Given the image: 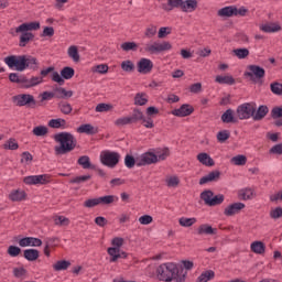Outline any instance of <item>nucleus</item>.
Listing matches in <instances>:
<instances>
[{"instance_id": "69168bd1", "label": "nucleus", "mask_w": 282, "mask_h": 282, "mask_svg": "<svg viewBox=\"0 0 282 282\" xmlns=\"http://www.w3.org/2000/svg\"><path fill=\"white\" fill-rule=\"evenodd\" d=\"M54 221L55 226H69V218L65 216H57Z\"/></svg>"}, {"instance_id": "7c9ffc66", "label": "nucleus", "mask_w": 282, "mask_h": 282, "mask_svg": "<svg viewBox=\"0 0 282 282\" xmlns=\"http://www.w3.org/2000/svg\"><path fill=\"white\" fill-rule=\"evenodd\" d=\"M237 12V7L236 6H229V7H225L221 8L220 10H218L217 14L218 17H235V13Z\"/></svg>"}, {"instance_id": "1a4fd4ad", "label": "nucleus", "mask_w": 282, "mask_h": 282, "mask_svg": "<svg viewBox=\"0 0 282 282\" xmlns=\"http://www.w3.org/2000/svg\"><path fill=\"white\" fill-rule=\"evenodd\" d=\"M23 182L28 186H36V184H40L43 186L52 182V176H50V174L31 175V176H25L23 178Z\"/></svg>"}, {"instance_id": "f8f14e48", "label": "nucleus", "mask_w": 282, "mask_h": 282, "mask_svg": "<svg viewBox=\"0 0 282 282\" xmlns=\"http://www.w3.org/2000/svg\"><path fill=\"white\" fill-rule=\"evenodd\" d=\"M137 68L139 74H151V72H153V62L149 58L142 57L138 62Z\"/></svg>"}, {"instance_id": "5701e85b", "label": "nucleus", "mask_w": 282, "mask_h": 282, "mask_svg": "<svg viewBox=\"0 0 282 282\" xmlns=\"http://www.w3.org/2000/svg\"><path fill=\"white\" fill-rule=\"evenodd\" d=\"M196 235H217V228H213L208 224H203L196 229Z\"/></svg>"}, {"instance_id": "4d7b16f0", "label": "nucleus", "mask_w": 282, "mask_h": 282, "mask_svg": "<svg viewBox=\"0 0 282 282\" xmlns=\"http://www.w3.org/2000/svg\"><path fill=\"white\" fill-rule=\"evenodd\" d=\"M234 54L237 58L243 59L250 56V51L248 48H236L234 50Z\"/></svg>"}, {"instance_id": "052dcab7", "label": "nucleus", "mask_w": 282, "mask_h": 282, "mask_svg": "<svg viewBox=\"0 0 282 282\" xmlns=\"http://www.w3.org/2000/svg\"><path fill=\"white\" fill-rule=\"evenodd\" d=\"M165 182L169 188H177L180 186V178L177 176H170Z\"/></svg>"}, {"instance_id": "79ce46f5", "label": "nucleus", "mask_w": 282, "mask_h": 282, "mask_svg": "<svg viewBox=\"0 0 282 282\" xmlns=\"http://www.w3.org/2000/svg\"><path fill=\"white\" fill-rule=\"evenodd\" d=\"M215 279V271L213 270H207L204 271L197 279V282H208L213 281Z\"/></svg>"}, {"instance_id": "2f4dec72", "label": "nucleus", "mask_w": 282, "mask_h": 282, "mask_svg": "<svg viewBox=\"0 0 282 282\" xmlns=\"http://www.w3.org/2000/svg\"><path fill=\"white\" fill-rule=\"evenodd\" d=\"M23 257L26 261H36L40 257V252L37 249H25L23 251Z\"/></svg>"}, {"instance_id": "f257e3e1", "label": "nucleus", "mask_w": 282, "mask_h": 282, "mask_svg": "<svg viewBox=\"0 0 282 282\" xmlns=\"http://www.w3.org/2000/svg\"><path fill=\"white\" fill-rule=\"evenodd\" d=\"M186 274L184 268L173 262L160 264L156 269V278L164 282H186Z\"/></svg>"}, {"instance_id": "4468645a", "label": "nucleus", "mask_w": 282, "mask_h": 282, "mask_svg": "<svg viewBox=\"0 0 282 282\" xmlns=\"http://www.w3.org/2000/svg\"><path fill=\"white\" fill-rule=\"evenodd\" d=\"M19 246L21 248H28V246H32L33 248H40V246H43V240L35 237H25L20 239Z\"/></svg>"}, {"instance_id": "09e8293b", "label": "nucleus", "mask_w": 282, "mask_h": 282, "mask_svg": "<svg viewBox=\"0 0 282 282\" xmlns=\"http://www.w3.org/2000/svg\"><path fill=\"white\" fill-rule=\"evenodd\" d=\"M24 82V87H26V89H30V87H36V85H41V83H43V77H32L31 79H28L25 77Z\"/></svg>"}, {"instance_id": "0eeeda50", "label": "nucleus", "mask_w": 282, "mask_h": 282, "mask_svg": "<svg viewBox=\"0 0 282 282\" xmlns=\"http://www.w3.org/2000/svg\"><path fill=\"white\" fill-rule=\"evenodd\" d=\"M248 72H245L246 78H250L252 83H257L265 78V69L259 65H249Z\"/></svg>"}, {"instance_id": "4be33fe9", "label": "nucleus", "mask_w": 282, "mask_h": 282, "mask_svg": "<svg viewBox=\"0 0 282 282\" xmlns=\"http://www.w3.org/2000/svg\"><path fill=\"white\" fill-rule=\"evenodd\" d=\"M55 91V98L57 99H63V100H67L68 98H72V96H74V91L72 90H67L63 87H57L54 89Z\"/></svg>"}, {"instance_id": "e2e57ef3", "label": "nucleus", "mask_w": 282, "mask_h": 282, "mask_svg": "<svg viewBox=\"0 0 282 282\" xmlns=\"http://www.w3.org/2000/svg\"><path fill=\"white\" fill-rule=\"evenodd\" d=\"M158 34V26L155 25H150L145 29L144 36L147 39H153Z\"/></svg>"}, {"instance_id": "9d476101", "label": "nucleus", "mask_w": 282, "mask_h": 282, "mask_svg": "<svg viewBox=\"0 0 282 282\" xmlns=\"http://www.w3.org/2000/svg\"><path fill=\"white\" fill-rule=\"evenodd\" d=\"M151 164H158V154L153 152H145L137 158V166H149Z\"/></svg>"}, {"instance_id": "de8ad7c7", "label": "nucleus", "mask_w": 282, "mask_h": 282, "mask_svg": "<svg viewBox=\"0 0 282 282\" xmlns=\"http://www.w3.org/2000/svg\"><path fill=\"white\" fill-rule=\"evenodd\" d=\"M178 224L183 228H191V226H194V224H197V218L181 217L178 219Z\"/></svg>"}, {"instance_id": "cd10ccee", "label": "nucleus", "mask_w": 282, "mask_h": 282, "mask_svg": "<svg viewBox=\"0 0 282 282\" xmlns=\"http://www.w3.org/2000/svg\"><path fill=\"white\" fill-rule=\"evenodd\" d=\"M128 118L130 120V124H138V122H142V120H144V113L140 109H134Z\"/></svg>"}, {"instance_id": "6e6d98bb", "label": "nucleus", "mask_w": 282, "mask_h": 282, "mask_svg": "<svg viewBox=\"0 0 282 282\" xmlns=\"http://www.w3.org/2000/svg\"><path fill=\"white\" fill-rule=\"evenodd\" d=\"M124 164L127 169H133V166H138V159L133 158L131 154H127L124 158Z\"/></svg>"}, {"instance_id": "2eb2a0df", "label": "nucleus", "mask_w": 282, "mask_h": 282, "mask_svg": "<svg viewBox=\"0 0 282 282\" xmlns=\"http://www.w3.org/2000/svg\"><path fill=\"white\" fill-rule=\"evenodd\" d=\"M219 177H221V172L217 170L212 171L199 180V184L204 186V184H208V182H219Z\"/></svg>"}, {"instance_id": "c85d7f7f", "label": "nucleus", "mask_w": 282, "mask_h": 282, "mask_svg": "<svg viewBox=\"0 0 282 282\" xmlns=\"http://www.w3.org/2000/svg\"><path fill=\"white\" fill-rule=\"evenodd\" d=\"M30 41H34V34L28 31L21 32L19 42L20 47H25Z\"/></svg>"}, {"instance_id": "423d86ee", "label": "nucleus", "mask_w": 282, "mask_h": 282, "mask_svg": "<svg viewBox=\"0 0 282 282\" xmlns=\"http://www.w3.org/2000/svg\"><path fill=\"white\" fill-rule=\"evenodd\" d=\"M169 50H173V45L170 42H153L152 44H145L143 52L147 54H162V52H169Z\"/></svg>"}, {"instance_id": "20e7f679", "label": "nucleus", "mask_w": 282, "mask_h": 282, "mask_svg": "<svg viewBox=\"0 0 282 282\" xmlns=\"http://www.w3.org/2000/svg\"><path fill=\"white\" fill-rule=\"evenodd\" d=\"M256 111L257 106L254 104L245 102L237 107L236 116L238 120H250V118H253Z\"/></svg>"}, {"instance_id": "a18cd8bd", "label": "nucleus", "mask_w": 282, "mask_h": 282, "mask_svg": "<svg viewBox=\"0 0 282 282\" xmlns=\"http://www.w3.org/2000/svg\"><path fill=\"white\" fill-rule=\"evenodd\" d=\"M231 164H235V166H246V162H248V158L243 154H238L230 160Z\"/></svg>"}, {"instance_id": "412c9836", "label": "nucleus", "mask_w": 282, "mask_h": 282, "mask_svg": "<svg viewBox=\"0 0 282 282\" xmlns=\"http://www.w3.org/2000/svg\"><path fill=\"white\" fill-rule=\"evenodd\" d=\"M77 133H86V135H96L98 128L91 126V123H85L77 128Z\"/></svg>"}, {"instance_id": "3c124183", "label": "nucleus", "mask_w": 282, "mask_h": 282, "mask_svg": "<svg viewBox=\"0 0 282 282\" xmlns=\"http://www.w3.org/2000/svg\"><path fill=\"white\" fill-rule=\"evenodd\" d=\"M3 149L7 151H17L19 149V142H17V139H9L4 144Z\"/></svg>"}, {"instance_id": "473e14b6", "label": "nucleus", "mask_w": 282, "mask_h": 282, "mask_svg": "<svg viewBox=\"0 0 282 282\" xmlns=\"http://www.w3.org/2000/svg\"><path fill=\"white\" fill-rule=\"evenodd\" d=\"M99 202V206H109V204H113V202H118V197L113 195H106L97 197Z\"/></svg>"}, {"instance_id": "4c0bfd02", "label": "nucleus", "mask_w": 282, "mask_h": 282, "mask_svg": "<svg viewBox=\"0 0 282 282\" xmlns=\"http://www.w3.org/2000/svg\"><path fill=\"white\" fill-rule=\"evenodd\" d=\"M149 102V98L147 97V93H138L134 96V105L138 107H144Z\"/></svg>"}, {"instance_id": "ddd939ff", "label": "nucleus", "mask_w": 282, "mask_h": 282, "mask_svg": "<svg viewBox=\"0 0 282 282\" xmlns=\"http://www.w3.org/2000/svg\"><path fill=\"white\" fill-rule=\"evenodd\" d=\"M195 111V108L188 104H183L180 108L172 110V116H176V118H186V116H191Z\"/></svg>"}, {"instance_id": "bb28decb", "label": "nucleus", "mask_w": 282, "mask_h": 282, "mask_svg": "<svg viewBox=\"0 0 282 282\" xmlns=\"http://www.w3.org/2000/svg\"><path fill=\"white\" fill-rule=\"evenodd\" d=\"M77 164H79V166H82V169L85 170H96V165L91 164V160L89 159L88 155H83L77 160Z\"/></svg>"}, {"instance_id": "a19ab883", "label": "nucleus", "mask_w": 282, "mask_h": 282, "mask_svg": "<svg viewBox=\"0 0 282 282\" xmlns=\"http://www.w3.org/2000/svg\"><path fill=\"white\" fill-rule=\"evenodd\" d=\"M57 107L61 113H64V116H69V113H72L73 111L72 105L67 101H59L57 104Z\"/></svg>"}, {"instance_id": "338daca9", "label": "nucleus", "mask_w": 282, "mask_h": 282, "mask_svg": "<svg viewBox=\"0 0 282 282\" xmlns=\"http://www.w3.org/2000/svg\"><path fill=\"white\" fill-rule=\"evenodd\" d=\"M270 155H282V143H278L275 145H273L270 150H269Z\"/></svg>"}, {"instance_id": "774afa93", "label": "nucleus", "mask_w": 282, "mask_h": 282, "mask_svg": "<svg viewBox=\"0 0 282 282\" xmlns=\"http://www.w3.org/2000/svg\"><path fill=\"white\" fill-rule=\"evenodd\" d=\"M271 219H281L282 217V207H276L270 212Z\"/></svg>"}, {"instance_id": "c03bdc74", "label": "nucleus", "mask_w": 282, "mask_h": 282, "mask_svg": "<svg viewBox=\"0 0 282 282\" xmlns=\"http://www.w3.org/2000/svg\"><path fill=\"white\" fill-rule=\"evenodd\" d=\"M107 252L111 257L110 263H116V261H118V259H120V249H118L116 247H109L107 249Z\"/></svg>"}, {"instance_id": "c756f323", "label": "nucleus", "mask_w": 282, "mask_h": 282, "mask_svg": "<svg viewBox=\"0 0 282 282\" xmlns=\"http://www.w3.org/2000/svg\"><path fill=\"white\" fill-rule=\"evenodd\" d=\"M238 197L243 202H248V199H252V197H254V189L250 187L242 188L238 192Z\"/></svg>"}, {"instance_id": "bf43d9fd", "label": "nucleus", "mask_w": 282, "mask_h": 282, "mask_svg": "<svg viewBox=\"0 0 282 282\" xmlns=\"http://www.w3.org/2000/svg\"><path fill=\"white\" fill-rule=\"evenodd\" d=\"M225 199L226 196H224V194L213 195L210 206H220V204H224Z\"/></svg>"}, {"instance_id": "864d4df0", "label": "nucleus", "mask_w": 282, "mask_h": 282, "mask_svg": "<svg viewBox=\"0 0 282 282\" xmlns=\"http://www.w3.org/2000/svg\"><path fill=\"white\" fill-rule=\"evenodd\" d=\"M91 180V175H83V176H75L70 178L69 184H85V182H89Z\"/></svg>"}, {"instance_id": "603ef678", "label": "nucleus", "mask_w": 282, "mask_h": 282, "mask_svg": "<svg viewBox=\"0 0 282 282\" xmlns=\"http://www.w3.org/2000/svg\"><path fill=\"white\" fill-rule=\"evenodd\" d=\"M121 69L123 72H128V74H131L132 72H135V64H133V62L131 61H123L121 63Z\"/></svg>"}, {"instance_id": "680f3d73", "label": "nucleus", "mask_w": 282, "mask_h": 282, "mask_svg": "<svg viewBox=\"0 0 282 282\" xmlns=\"http://www.w3.org/2000/svg\"><path fill=\"white\" fill-rule=\"evenodd\" d=\"M9 80L11 83H17L18 85H21V84H25V77H19V74L17 73H11L9 75Z\"/></svg>"}, {"instance_id": "58836bf2", "label": "nucleus", "mask_w": 282, "mask_h": 282, "mask_svg": "<svg viewBox=\"0 0 282 282\" xmlns=\"http://www.w3.org/2000/svg\"><path fill=\"white\" fill-rule=\"evenodd\" d=\"M76 74V70H74L73 67L69 66H65L62 70H61V76L64 80H72V78H74V75Z\"/></svg>"}, {"instance_id": "6ab92c4d", "label": "nucleus", "mask_w": 282, "mask_h": 282, "mask_svg": "<svg viewBox=\"0 0 282 282\" xmlns=\"http://www.w3.org/2000/svg\"><path fill=\"white\" fill-rule=\"evenodd\" d=\"M28 198V193L23 189H12L9 194V199L11 202H24Z\"/></svg>"}, {"instance_id": "0e129e2a", "label": "nucleus", "mask_w": 282, "mask_h": 282, "mask_svg": "<svg viewBox=\"0 0 282 282\" xmlns=\"http://www.w3.org/2000/svg\"><path fill=\"white\" fill-rule=\"evenodd\" d=\"M230 138V132L228 130H223L217 133V140L220 143L226 142Z\"/></svg>"}, {"instance_id": "f3484780", "label": "nucleus", "mask_w": 282, "mask_h": 282, "mask_svg": "<svg viewBox=\"0 0 282 282\" xmlns=\"http://www.w3.org/2000/svg\"><path fill=\"white\" fill-rule=\"evenodd\" d=\"M41 23L39 22H29V23H22L18 28H15V32H32V30H40Z\"/></svg>"}, {"instance_id": "dca6fc26", "label": "nucleus", "mask_w": 282, "mask_h": 282, "mask_svg": "<svg viewBox=\"0 0 282 282\" xmlns=\"http://www.w3.org/2000/svg\"><path fill=\"white\" fill-rule=\"evenodd\" d=\"M220 119L225 124H237V122H239V120L235 117V110L230 108L221 115Z\"/></svg>"}, {"instance_id": "5fc2aeb1", "label": "nucleus", "mask_w": 282, "mask_h": 282, "mask_svg": "<svg viewBox=\"0 0 282 282\" xmlns=\"http://www.w3.org/2000/svg\"><path fill=\"white\" fill-rule=\"evenodd\" d=\"M121 50H123V52H137L138 44L135 42H124L121 44Z\"/></svg>"}, {"instance_id": "6e6552de", "label": "nucleus", "mask_w": 282, "mask_h": 282, "mask_svg": "<svg viewBox=\"0 0 282 282\" xmlns=\"http://www.w3.org/2000/svg\"><path fill=\"white\" fill-rule=\"evenodd\" d=\"M12 101L17 107H36V99L30 94H21L12 97Z\"/></svg>"}, {"instance_id": "8fccbe9b", "label": "nucleus", "mask_w": 282, "mask_h": 282, "mask_svg": "<svg viewBox=\"0 0 282 282\" xmlns=\"http://www.w3.org/2000/svg\"><path fill=\"white\" fill-rule=\"evenodd\" d=\"M48 129L45 126H37L33 128L32 133L37 138H43V135H47Z\"/></svg>"}, {"instance_id": "37998d69", "label": "nucleus", "mask_w": 282, "mask_h": 282, "mask_svg": "<svg viewBox=\"0 0 282 282\" xmlns=\"http://www.w3.org/2000/svg\"><path fill=\"white\" fill-rule=\"evenodd\" d=\"M251 250L256 254H263L265 252V245L261 241H254L251 243Z\"/></svg>"}, {"instance_id": "9b49d317", "label": "nucleus", "mask_w": 282, "mask_h": 282, "mask_svg": "<svg viewBox=\"0 0 282 282\" xmlns=\"http://www.w3.org/2000/svg\"><path fill=\"white\" fill-rule=\"evenodd\" d=\"M243 208H246V204L232 203L224 209V215L225 217H235V215H239Z\"/></svg>"}, {"instance_id": "a878e982", "label": "nucleus", "mask_w": 282, "mask_h": 282, "mask_svg": "<svg viewBox=\"0 0 282 282\" xmlns=\"http://www.w3.org/2000/svg\"><path fill=\"white\" fill-rule=\"evenodd\" d=\"M197 160L200 164H204V166H215V160H213V158H210L206 152L199 153L197 155Z\"/></svg>"}, {"instance_id": "72a5a7b5", "label": "nucleus", "mask_w": 282, "mask_h": 282, "mask_svg": "<svg viewBox=\"0 0 282 282\" xmlns=\"http://www.w3.org/2000/svg\"><path fill=\"white\" fill-rule=\"evenodd\" d=\"M39 69V59L31 55H25V69Z\"/></svg>"}, {"instance_id": "7ed1b4c3", "label": "nucleus", "mask_w": 282, "mask_h": 282, "mask_svg": "<svg viewBox=\"0 0 282 282\" xmlns=\"http://www.w3.org/2000/svg\"><path fill=\"white\" fill-rule=\"evenodd\" d=\"M100 163L108 169H116L120 164V153L111 152L109 150L100 153Z\"/></svg>"}, {"instance_id": "f704fd0d", "label": "nucleus", "mask_w": 282, "mask_h": 282, "mask_svg": "<svg viewBox=\"0 0 282 282\" xmlns=\"http://www.w3.org/2000/svg\"><path fill=\"white\" fill-rule=\"evenodd\" d=\"M67 124V121L65 119H51L48 121V127H51V129H65V126Z\"/></svg>"}, {"instance_id": "ea45409f", "label": "nucleus", "mask_w": 282, "mask_h": 282, "mask_svg": "<svg viewBox=\"0 0 282 282\" xmlns=\"http://www.w3.org/2000/svg\"><path fill=\"white\" fill-rule=\"evenodd\" d=\"M215 80L219 85H235V83H236L235 77H232V76L218 75V76H216Z\"/></svg>"}, {"instance_id": "aec40b11", "label": "nucleus", "mask_w": 282, "mask_h": 282, "mask_svg": "<svg viewBox=\"0 0 282 282\" xmlns=\"http://www.w3.org/2000/svg\"><path fill=\"white\" fill-rule=\"evenodd\" d=\"M260 30L262 32H265L267 34H272L275 32H281L282 28H281V24L279 23H267V24H261Z\"/></svg>"}, {"instance_id": "49530a36", "label": "nucleus", "mask_w": 282, "mask_h": 282, "mask_svg": "<svg viewBox=\"0 0 282 282\" xmlns=\"http://www.w3.org/2000/svg\"><path fill=\"white\" fill-rule=\"evenodd\" d=\"M69 265H72V262L67 260H59L55 264H53V270H55V272H61L63 270H67Z\"/></svg>"}, {"instance_id": "f03ea898", "label": "nucleus", "mask_w": 282, "mask_h": 282, "mask_svg": "<svg viewBox=\"0 0 282 282\" xmlns=\"http://www.w3.org/2000/svg\"><path fill=\"white\" fill-rule=\"evenodd\" d=\"M53 139L59 144L54 148L55 155H67V153H72V151L76 149V144H78L76 137L70 132H58L54 134Z\"/></svg>"}, {"instance_id": "393cba45", "label": "nucleus", "mask_w": 282, "mask_h": 282, "mask_svg": "<svg viewBox=\"0 0 282 282\" xmlns=\"http://www.w3.org/2000/svg\"><path fill=\"white\" fill-rule=\"evenodd\" d=\"M184 0H167V3L162 4V10L165 12H171L174 8H180L182 10V4Z\"/></svg>"}, {"instance_id": "b1692460", "label": "nucleus", "mask_w": 282, "mask_h": 282, "mask_svg": "<svg viewBox=\"0 0 282 282\" xmlns=\"http://www.w3.org/2000/svg\"><path fill=\"white\" fill-rule=\"evenodd\" d=\"M197 0H183L181 10L182 12H195V10H197Z\"/></svg>"}, {"instance_id": "13d9d810", "label": "nucleus", "mask_w": 282, "mask_h": 282, "mask_svg": "<svg viewBox=\"0 0 282 282\" xmlns=\"http://www.w3.org/2000/svg\"><path fill=\"white\" fill-rule=\"evenodd\" d=\"M270 89L275 96H282V84L279 82H273L270 84Z\"/></svg>"}, {"instance_id": "e433bc0d", "label": "nucleus", "mask_w": 282, "mask_h": 282, "mask_svg": "<svg viewBox=\"0 0 282 282\" xmlns=\"http://www.w3.org/2000/svg\"><path fill=\"white\" fill-rule=\"evenodd\" d=\"M67 54L69 58L74 61V63L80 62V54L78 53V46L72 45L68 47Z\"/></svg>"}, {"instance_id": "a211bd4d", "label": "nucleus", "mask_w": 282, "mask_h": 282, "mask_svg": "<svg viewBox=\"0 0 282 282\" xmlns=\"http://www.w3.org/2000/svg\"><path fill=\"white\" fill-rule=\"evenodd\" d=\"M268 113H270V108H268V106H265V105H261L253 112V120L256 122H259V121L263 120V118H265L268 116Z\"/></svg>"}, {"instance_id": "39448f33", "label": "nucleus", "mask_w": 282, "mask_h": 282, "mask_svg": "<svg viewBox=\"0 0 282 282\" xmlns=\"http://www.w3.org/2000/svg\"><path fill=\"white\" fill-rule=\"evenodd\" d=\"M4 63L10 69L25 72V55H10L4 57Z\"/></svg>"}, {"instance_id": "c9c22d12", "label": "nucleus", "mask_w": 282, "mask_h": 282, "mask_svg": "<svg viewBox=\"0 0 282 282\" xmlns=\"http://www.w3.org/2000/svg\"><path fill=\"white\" fill-rule=\"evenodd\" d=\"M213 195H215V193L210 189H205L200 193V199L204 202L205 206H210Z\"/></svg>"}]
</instances>
